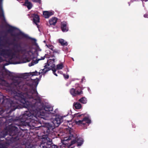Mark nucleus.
<instances>
[{"mask_svg":"<svg viewBox=\"0 0 148 148\" xmlns=\"http://www.w3.org/2000/svg\"><path fill=\"white\" fill-rule=\"evenodd\" d=\"M38 82L35 80L25 84L19 79H14L9 86V90L13 95V100L10 99H4L2 103L4 108L0 109V115L4 113L9 114L16 109L19 108V103H23L28 111H25L20 119L23 125L37 127L39 122L35 120L36 114L41 108V104L40 97L36 88ZM3 98H4L3 97Z\"/></svg>","mask_w":148,"mask_h":148,"instance_id":"f257e3e1","label":"nucleus"},{"mask_svg":"<svg viewBox=\"0 0 148 148\" xmlns=\"http://www.w3.org/2000/svg\"><path fill=\"white\" fill-rule=\"evenodd\" d=\"M6 114V115L3 116L6 119L5 122L9 123H12L6 127L8 131L6 132L5 131L4 132L5 133L3 136L5 137L8 134H9V136L6 138V140L12 142H14L20 139L23 135L21 136V132H19L18 127L14 125L15 124L18 126L19 125V124L17 123L18 121V120L14 119L12 118L8 119V118H10V116L8 113Z\"/></svg>","mask_w":148,"mask_h":148,"instance_id":"f03ea898","label":"nucleus"},{"mask_svg":"<svg viewBox=\"0 0 148 148\" xmlns=\"http://www.w3.org/2000/svg\"><path fill=\"white\" fill-rule=\"evenodd\" d=\"M5 44H8L9 45H13L12 50L16 53H21L24 54L29 52L28 50L30 49V45L27 43L23 42L19 43H14V42H9L8 40L5 41Z\"/></svg>","mask_w":148,"mask_h":148,"instance_id":"7ed1b4c3","label":"nucleus"},{"mask_svg":"<svg viewBox=\"0 0 148 148\" xmlns=\"http://www.w3.org/2000/svg\"><path fill=\"white\" fill-rule=\"evenodd\" d=\"M63 116H56L54 119L51 123L46 124L44 128V133L46 134H50L53 132L55 127L59 126L60 124L63 121Z\"/></svg>","mask_w":148,"mask_h":148,"instance_id":"20e7f679","label":"nucleus"},{"mask_svg":"<svg viewBox=\"0 0 148 148\" xmlns=\"http://www.w3.org/2000/svg\"><path fill=\"white\" fill-rule=\"evenodd\" d=\"M49 135H43L40 143L35 145V147L32 148H59L58 146L53 144L51 139L48 138Z\"/></svg>","mask_w":148,"mask_h":148,"instance_id":"39448f33","label":"nucleus"},{"mask_svg":"<svg viewBox=\"0 0 148 148\" xmlns=\"http://www.w3.org/2000/svg\"><path fill=\"white\" fill-rule=\"evenodd\" d=\"M85 114H80L79 113L75 114V116L78 118L82 117L83 119L82 120L78 121H75V122L76 124L81 126H87V125H88L91 123V120L88 116H85Z\"/></svg>","mask_w":148,"mask_h":148,"instance_id":"423d86ee","label":"nucleus"},{"mask_svg":"<svg viewBox=\"0 0 148 148\" xmlns=\"http://www.w3.org/2000/svg\"><path fill=\"white\" fill-rule=\"evenodd\" d=\"M75 88H72L70 90V93L73 97H75L77 95L82 94L83 88L79 86V84H76Z\"/></svg>","mask_w":148,"mask_h":148,"instance_id":"0eeeda50","label":"nucleus"},{"mask_svg":"<svg viewBox=\"0 0 148 148\" xmlns=\"http://www.w3.org/2000/svg\"><path fill=\"white\" fill-rule=\"evenodd\" d=\"M44 67L45 68L42 70V71L41 72V73L45 74L49 70H51L53 74L56 76H58L57 74L56 73V69L54 64L52 66H50L49 64H47L44 66Z\"/></svg>","mask_w":148,"mask_h":148,"instance_id":"6e6552de","label":"nucleus"},{"mask_svg":"<svg viewBox=\"0 0 148 148\" xmlns=\"http://www.w3.org/2000/svg\"><path fill=\"white\" fill-rule=\"evenodd\" d=\"M11 35L12 36L14 37L15 38H17L18 39H20L18 37V36H21L23 38H25L28 39H31L32 40H34L35 41H36V40L35 39L32 38L28 36L27 35L25 34L21 31L17 33L16 34H11Z\"/></svg>","mask_w":148,"mask_h":148,"instance_id":"1a4fd4ad","label":"nucleus"},{"mask_svg":"<svg viewBox=\"0 0 148 148\" xmlns=\"http://www.w3.org/2000/svg\"><path fill=\"white\" fill-rule=\"evenodd\" d=\"M45 58H49V57L48 55L45 54V55L43 57H42L40 59H37L35 60H33L32 62L28 64V66H32L34 65L37 64L39 60H44Z\"/></svg>","mask_w":148,"mask_h":148,"instance_id":"9d476101","label":"nucleus"},{"mask_svg":"<svg viewBox=\"0 0 148 148\" xmlns=\"http://www.w3.org/2000/svg\"><path fill=\"white\" fill-rule=\"evenodd\" d=\"M44 110L46 113L50 114V113L54 114L53 111V107L50 105H47L44 106Z\"/></svg>","mask_w":148,"mask_h":148,"instance_id":"9b49d317","label":"nucleus"},{"mask_svg":"<svg viewBox=\"0 0 148 148\" xmlns=\"http://www.w3.org/2000/svg\"><path fill=\"white\" fill-rule=\"evenodd\" d=\"M67 23L66 22H63L61 23V29L63 32H67L69 30V28L67 26Z\"/></svg>","mask_w":148,"mask_h":148,"instance_id":"f8f14e48","label":"nucleus"},{"mask_svg":"<svg viewBox=\"0 0 148 148\" xmlns=\"http://www.w3.org/2000/svg\"><path fill=\"white\" fill-rule=\"evenodd\" d=\"M34 18L33 21L37 26V27L39 28V25L37 23L40 22V18L39 16L37 14H34L33 15Z\"/></svg>","mask_w":148,"mask_h":148,"instance_id":"ddd939ff","label":"nucleus"},{"mask_svg":"<svg viewBox=\"0 0 148 148\" xmlns=\"http://www.w3.org/2000/svg\"><path fill=\"white\" fill-rule=\"evenodd\" d=\"M54 13L53 12L45 11L43 12V15L45 18H48L50 16L53 15Z\"/></svg>","mask_w":148,"mask_h":148,"instance_id":"4468645a","label":"nucleus"},{"mask_svg":"<svg viewBox=\"0 0 148 148\" xmlns=\"http://www.w3.org/2000/svg\"><path fill=\"white\" fill-rule=\"evenodd\" d=\"M3 0H0V16L3 17L2 20L4 22H5V19L4 15V12L2 8V7L1 5V2Z\"/></svg>","mask_w":148,"mask_h":148,"instance_id":"2eb2a0df","label":"nucleus"},{"mask_svg":"<svg viewBox=\"0 0 148 148\" xmlns=\"http://www.w3.org/2000/svg\"><path fill=\"white\" fill-rule=\"evenodd\" d=\"M23 5L26 6L28 10H30L32 8L33 5L32 3L28 0H25V2Z\"/></svg>","mask_w":148,"mask_h":148,"instance_id":"dca6fc26","label":"nucleus"},{"mask_svg":"<svg viewBox=\"0 0 148 148\" xmlns=\"http://www.w3.org/2000/svg\"><path fill=\"white\" fill-rule=\"evenodd\" d=\"M76 143H77V146H81L84 142V140L82 138H76Z\"/></svg>","mask_w":148,"mask_h":148,"instance_id":"f3484780","label":"nucleus"},{"mask_svg":"<svg viewBox=\"0 0 148 148\" xmlns=\"http://www.w3.org/2000/svg\"><path fill=\"white\" fill-rule=\"evenodd\" d=\"M57 18L56 17H53L49 20L50 25H55L57 23Z\"/></svg>","mask_w":148,"mask_h":148,"instance_id":"a211bd4d","label":"nucleus"},{"mask_svg":"<svg viewBox=\"0 0 148 148\" xmlns=\"http://www.w3.org/2000/svg\"><path fill=\"white\" fill-rule=\"evenodd\" d=\"M73 135H72V136H70L69 137L65 138L62 141V143L63 144H64L65 145H68L69 143H68V141H69L70 140L72 139V138H71V137L73 138Z\"/></svg>","mask_w":148,"mask_h":148,"instance_id":"6ab92c4d","label":"nucleus"},{"mask_svg":"<svg viewBox=\"0 0 148 148\" xmlns=\"http://www.w3.org/2000/svg\"><path fill=\"white\" fill-rule=\"evenodd\" d=\"M73 107L75 109H79L81 108L82 105L79 102H77L74 103Z\"/></svg>","mask_w":148,"mask_h":148,"instance_id":"aec40b11","label":"nucleus"},{"mask_svg":"<svg viewBox=\"0 0 148 148\" xmlns=\"http://www.w3.org/2000/svg\"><path fill=\"white\" fill-rule=\"evenodd\" d=\"M58 42L62 46H67L68 45L67 42L63 39H59L58 40Z\"/></svg>","mask_w":148,"mask_h":148,"instance_id":"412c9836","label":"nucleus"},{"mask_svg":"<svg viewBox=\"0 0 148 148\" xmlns=\"http://www.w3.org/2000/svg\"><path fill=\"white\" fill-rule=\"evenodd\" d=\"M79 101L82 103L86 104L87 102V100L85 97H82L79 99Z\"/></svg>","mask_w":148,"mask_h":148,"instance_id":"4be33fe9","label":"nucleus"},{"mask_svg":"<svg viewBox=\"0 0 148 148\" xmlns=\"http://www.w3.org/2000/svg\"><path fill=\"white\" fill-rule=\"evenodd\" d=\"M16 29V27L10 26L7 31L8 33L11 34Z\"/></svg>","mask_w":148,"mask_h":148,"instance_id":"5701e85b","label":"nucleus"},{"mask_svg":"<svg viewBox=\"0 0 148 148\" xmlns=\"http://www.w3.org/2000/svg\"><path fill=\"white\" fill-rule=\"evenodd\" d=\"M76 139L75 138V139H73V140L71 141V143L69 145V147H71V148H73V147H71V146L72 145L74 144L75 143H76Z\"/></svg>","mask_w":148,"mask_h":148,"instance_id":"b1692460","label":"nucleus"},{"mask_svg":"<svg viewBox=\"0 0 148 148\" xmlns=\"http://www.w3.org/2000/svg\"><path fill=\"white\" fill-rule=\"evenodd\" d=\"M56 69L59 70L61 69L64 67V66L62 63L58 64L57 65Z\"/></svg>","mask_w":148,"mask_h":148,"instance_id":"393cba45","label":"nucleus"},{"mask_svg":"<svg viewBox=\"0 0 148 148\" xmlns=\"http://www.w3.org/2000/svg\"><path fill=\"white\" fill-rule=\"evenodd\" d=\"M35 45L36 46V51H41V49L39 47V46L37 43H35Z\"/></svg>","mask_w":148,"mask_h":148,"instance_id":"a878e982","label":"nucleus"},{"mask_svg":"<svg viewBox=\"0 0 148 148\" xmlns=\"http://www.w3.org/2000/svg\"><path fill=\"white\" fill-rule=\"evenodd\" d=\"M0 148H7V147L4 144L0 143Z\"/></svg>","mask_w":148,"mask_h":148,"instance_id":"bb28decb","label":"nucleus"},{"mask_svg":"<svg viewBox=\"0 0 148 148\" xmlns=\"http://www.w3.org/2000/svg\"><path fill=\"white\" fill-rule=\"evenodd\" d=\"M53 53H56L59 54L60 53V50L57 49H54L53 51Z\"/></svg>","mask_w":148,"mask_h":148,"instance_id":"cd10ccee","label":"nucleus"},{"mask_svg":"<svg viewBox=\"0 0 148 148\" xmlns=\"http://www.w3.org/2000/svg\"><path fill=\"white\" fill-rule=\"evenodd\" d=\"M38 73L37 71H36L34 72L30 73L31 74L30 75H32V76L34 75H38Z\"/></svg>","mask_w":148,"mask_h":148,"instance_id":"c85d7f7f","label":"nucleus"},{"mask_svg":"<svg viewBox=\"0 0 148 148\" xmlns=\"http://www.w3.org/2000/svg\"><path fill=\"white\" fill-rule=\"evenodd\" d=\"M63 75L65 79H68L69 78V76L68 74L66 75L65 74H63Z\"/></svg>","mask_w":148,"mask_h":148,"instance_id":"c756f323","label":"nucleus"},{"mask_svg":"<svg viewBox=\"0 0 148 148\" xmlns=\"http://www.w3.org/2000/svg\"><path fill=\"white\" fill-rule=\"evenodd\" d=\"M26 61L24 62H29L32 59L29 58H25Z\"/></svg>","mask_w":148,"mask_h":148,"instance_id":"7c9ffc66","label":"nucleus"},{"mask_svg":"<svg viewBox=\"0 0 148 148\" xmlns=\"http://www.w3.org/2000/svg\"><path fill=\"white\" fill-rule=\"evenodd\" d=\"M48 47L52 51H53V50L54 47L52 45H50Z\"/></svg>","mask_w":148,"mask_h":148,"instance_id":"2f4dec72","label":"nucleus"},{"mask_svg":"<svg viewBox=\"0 0 148 148\" xmlns=\"http://www.w3.org/2000/svg\"><path fill=\"white\" fill-rule=\"evenodd\" d=\"M40 115L42 116H45V112H44L43 111H40Z\"/></svg>","mask_w":148,"mask_h":148,"instance_id":"473e14b6","label":"nucleus"},{"mask_svg":"<svg viewBox=\"0 0 148 148\" xmlns=\"http://www.w3.org/2000/svg\"><path fill=\"white\" fill-rule=\"evenodd\" d=\"M2 40L1 39V38L0 37V45L1 46H3V45L2 43Z\"/></svg>","mask_w":148,"mask_h":148,"instance_id":"72a5a7b5","label":"nucleus"},{"mask_svg":"<svg viewBox=\"0 0 148 148\" xmlns=\"http://www.w3.org/2000/svg\"><path fill=\"white\" fill-rule=\"evenodd\" d=\"M144 17L145 18H148V14H144Z\"/></svg>","mask_w":148,"mask_h":148,"instance_id":"f704fd0d","label":"nucleus"},{"mask_svg":"<svg viewBox=\"0 0 148 148\" xmlns=\"http://www.w3.org/2000/svg\"><path fill=\"white\" fill-rule=\"evenodd\" d=\"M8 75L9 76H11V73L10 72H9L8 73H7Z\"/></svg>","mask_w":148,"mask_h":148,"instance_id":"c9c22d12","label":"nucleus"},{"mask_svg":"<svg viewBox=\"0 0 148 148\" xmlns=\"http://www.w3.org/2000/svg\"><path fill=\"white\" fill-rule=\"evenodd\" d=\"M13 40L14 42V41H16V40L15 39V38H14L13 39Z\"/></svg>","mask_w":148,"mask_h":148,"instance_id":"e433bc0d","label":"nucleus"},{"mask_svg":"<svg viewBox=\"0 0 148 148\" xmlns=\"http://www.w3.org/2000/svg\"><path fill=\"white\" fill-rule=\"evenodd\" d=\"M6 35H4L3 37V38H6Z\"/></svg>","mask_w":148,"mask_h":148,"instance_id":"4c0bfd02","label":"nucleus"},{"mask_svg":"<svg viewBox=\"0 0 148 148\" xmlns=\"http://www.w3.org/2000/svg\"><path fill=\"white\" fill-rule=\"evenodd\" d=\"M52 61H53V62H55V59H52Z\"/></svg>","mask_w":148,"mask_h":148,"instance_id":"58836bf2","label":"nucleus"},{"mask_svg":"<svg viewBox=\"0 0 148 148\" xmlns=\"http://www.w3.org/2000/svg\"><path fill=\"white\" fill-rule=\"evenodd\" d=\"M143 1H145V2H146L148 1V0H143Z\"/></svg>","mask_w":148,"mask_h":148,"instance_id":"ea45409f","label":"nucleus"},{"mask_svg":"<svg viewBox=\"0 0 148 148\" xmlns=\"http://www.w3.org/2000/svg\"><path fill=\"white\" fill-rule=\"evenodd\" d=\"M38 73H39V75H40V72H39Z\"/></svg>","mask_w":148,"mask_h":148,"instance_id":"a19ab883","label":"nucleus"},{"mask_svg":"<svg viewBox=\"0 0 148 148\" xmlns=\"http://www.w3.org/2000/svg\"><path fill=\"white\" fill-rule=\"evenodd\" d=\"M1 58H2L0 56V59H1Z\"/></svg>","mask_w":148,"mask_h":148,"instance_id":"79ce46f5","label":"nucleus"},{"mask_svg":"<svg viewBox=\"0 0 148 148\" xmlns=\"http://www.w3.org/2000/svg\"><path fill=\"white\" fill-rule=\"evenodd\" d=\"M1 121H0V125H1Z\"/></svg>","mask_w":148,"mask_h":148,"instance_id":"37998d69","label":"nucleus"},{"mask_svg":"<svg viewBox=\"0 0 148 148\" xmlns=\"http://www.w3.org/2000/svg\"><path fill=\"white\" fill-rule=\"evenodd\" d=\"M52 56H53V57L54 56V55H53H53Z\"/></svg>","mask_w":148,"mask_h":148,"instance_id":"c03bdc74","label":"nucleus"},{"mask_svg":"<svg viewBox=\"0 0 148 148\" xmlns=\"http://www.w3.org/2000/svg\"><path fill=\"white\" fill-rule=\"evenodd\" d=\"M37 55H38V53H37Z\"/></svg>","mask_w":148,"mask_h":148,"instance_id":"a18cd8bd","label":"nucleus"},{"mask_svg":"<svg viewBox=\"0 0 148 148\" xmlns=\"http://www.w3.org/2000/svg\"><path fill=\"white\" fill-rule=\"evenodd\" d=\"M17 63H15V64H17Z\"/></svg>","mask_w":148,"mask_h":148,"instance_id":"49530a36","label":"nucleus"},{"mask_svg":"<svg viewBox=\"0 0 148 148\" xmlns=\"http://www.w3.org/2000/svg\"><path fill=\"white\" fill-rule=\"evenodd\" d=\"M18 1H19V0H17Z\"/></svg>","mask_w":148,"mask_h":148,"instance_id":"de8ad7c7","label":"nucleus"}]
</instances>
